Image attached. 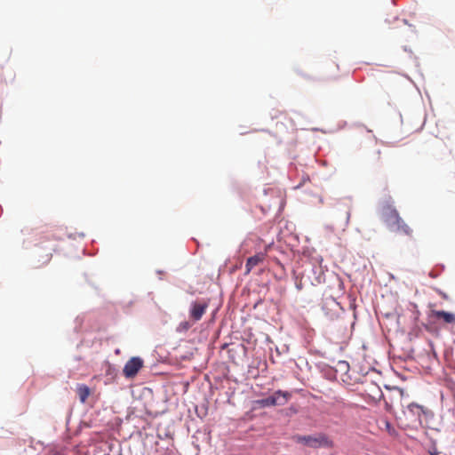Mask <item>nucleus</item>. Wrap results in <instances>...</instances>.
Here are the masks:
<instances>
[{
  "label": "nucleus",
  "mask_w": 455,
  "mask_h": 455,
  "mask_svg": "<svg viewBox=\"0 0 455 455\" xmlns=\"http://www.w3.org/2000/svg\"><path fill=\"white\" fill-rule=\"evenodd\" d=\"M143 367V361L140 357H132L124 365L123 373L125 378H134Z\"/></svg>",
  "instance_id": "20e7f679"
},
{
  "label": "nucleus",
  "mask_w": 455,
  "mask_h": 455,
  "mask_svg": "<svg viewBox=\"0 0 455 455\" xmlns=\"http://www.w3.org/2000/svg\"><path fill=\"white\" fill-rule=\"evenodd\" d=\"M208 307L209 302L204 299L193 301L190 305L189 318L194 322H198L205 314Z\"/></svg>",
  "instance_id": "7ed1b4c3"
},
{
  "label": "nucleus",
  "mask_w": 455,
  "mask_h": 455,
  "mask_svg": "<svg viewBox=\"0 0 455 455\" xmlns=\"http://www.w3.org/2000/svg\"><path fill=\"white\" fill-rule=\"evenodd\" d=\"M292 438L296 443L314 449L320 447L332 448L334 446L333 441L324 433H318L315 435H297Z\"/></svg>",
  "instance_id": "f257e3e1"
},
{
  "label": "nucleus",
  "mask_w": 455,
  "mask_h": 455,
  "mask_svg": "<svg viewBox=\"0 0 455 455\" xmlns=\"http://www.w3.org/2000/svg\"><path fill=\"white\" fill-rule=\"evenodd\" d=\"M386 405L387 406V410L390 411L391 410V405H389L388 403H386Z\"/></svg>",
  "instance_id": "f3484780"
},
{
  "label": "nucleus",
  "mask_w": 455,
  "mask_h": 455,
  "mask_svg": "<svg viewBox=\"0 0 455 455\" xmlns=\"http://www.w3.org/2000/svg\"><path fill=\"white\" fill-rule=\"evenodd\" d=\"M384 220L392 229L395 228L397 222L400 221L401 217L395 209L388 207L384 214Z\"/></svg>",
  "instance_id": "39448f33"
},
{
  "label": "nucleus",
  "mask_w": 455,
  "mask_h": 455,
  "mask_svg": "<svg viewBox=\"0 0 455 455\" xmlns=\"http://www.w3.org/2000/svg\"><path fill=\"white\" fill-rule=\"evenodd\" d=\"M271 395L275 402L274 406H283L286 404L292 396L291 392L283 390H276Z\"/></svg>",
  "instance_id": "423d86ee"
},
{
  "label": "nucleus",
  "mask_w": 455,
  "mask_h": 455,
  "mask_svg": "<svg viewBox=\"0 0 455 455\" xmlns=\"http://www.w3.org/2000/svg\"><path fill=\"white\" fill-rule=\"evenodd\" d=\"M428 411L422 405L416 403H411L403 411V415L412 426H422V416Z\"/></svg>",
  "instance_id": "f03ea898"
},
{
  "label": "nucleus",
  "mask_w": 455,
  "mask_h": 455,
  "mask_svg": "<svg viewBox=\"0 0 455 455\" xmlns=\"http://www.w3.org/2000/svg\"><path fill=\"white\" fill-rule=\"evenodd\" d=\"M376 154H377V156H376V159H374V161H375V162H377V163H379V158H380V151H379V150H378V151L376 152Z\"/></svg>",
  "instance_id": "2eb2a0df"
},
{
  "label": "nucleus",
  "mask_w": 455,
  "mask_h": 455,
  "mask_svg": "<svg viewBox=\"0 0 455 455\" xmlns=\"http://www.w3.org/2000/svg\"><path fill=\"white\" fill-rule=\"evenodd\" d=\"M395 392L397 394V398H398L399 402L402 403V399H403V394H404L403 390L401 388H396Z\"/></svg>",
  "instance_id": "4468645a"
},
{
  "label": "nucleus",
  "mask_w": 455,
  "mask_h": 455,
  "mask_svg": "<svg viewBox=\"0 0 455 455\" xmlns=\"http://www.w3.org/2000/svg\"><path fill=\"white\" fill-rule=\"evenodd\" d=\"M393 229L408 236L412 235V229L403 221L402 218L400 219V221L396 223L395 228H393Z\"/></svg>",
  "instance_id": "9d476101"
},
{
  "label": "nucleus",
  "mask_w": 455,
  "mask_h": 455,
  "mask_svg": "<svg viewBox=\"0 0 455 455\" xmlns=\"http://www.w3.org/2000/svg\"><path fill=\"white\" fill-rule=\"evenodd\" d=\"M432 316L437 320H441L445 323H455V315L443 310H433Z\"/></svg>",
  "instance_id": "6e6552de"
},
{
  "label": "nucleus",
  "mask_w": 455,
  "mask_h": 455,
  "mask_svg": "<svg viewBox=\"0 0 455 455\" xmlns=\"http://www.w3.org/2000/svg\"><path fill=\"white\" fill-rule=\"evenodd\" d=\"M191 327V323L189 322H182L179 325L180 330L188 331Z\"/></svg>",
  "instance_id": "ddd939ff"
},
{
  "label": "nucleus",
  "mask_w": 455,
  "mask_h": 455,
  "mask_svg": "<svg viewBox=\"0 0 455 455\" xmlns=\"http://www.w3.org/2000/svg\"><path fill=\"white\" fill-rule=\"evenodd\" d=\"M430 455H438L436 449H434L433 451H431Z\"/></svg>",
  "instance_id": "dca6fc26"
},
{
  "label": "nucleus",
  "mask_w": 455,
  "mask_h": 455,
  "mask_svg": "<svg viewBox=\"0 0 455 455\" xmlns=\"http://www.w3.org/2000/svg\"><path fill=\"white\" fill-rule=\"evenodd\" d=\"M255 403L259 405V407L266 408V407L274 406V403L275 402L273 399L272 395H270V396H268L267 398L257 400Z\"/></svg>",
  "instance_id": "9b49d317"
},
{
  "label": "nucleus",
  "mask_w": 455,
  "mask_h": 455,
  "mask_svg": "<svg viewBox=\"0 0 455 455\" xmlns=\"http://www.w3.org/2000/svg\"><path fill=\"white\" fill-rule=\"evenodd\" d=\"M76 392L82 403H84L91 395L90 388L84 384H79L76 387Z\"/></svg>",
  "instance_id": "1a4fd4ad"
},
{
  "label": "nucleus",
  "mask_w": 455,
  "mask_h": 455,
  "mask_svg": "<svg viewBox=\"0 0 455 455\" xmlns=\"http://www.w3.org/2000/svg\"><path fill=\"white\" fill-rule=\"evenodd\" d=\"M265 260V254L260 252L257 253L247 259L245 264V274H249L252 268Z\"/></svg>",
  "instance_id": "0eeeda50"
},
{
  "label": "nucleus",
  "mask_w": 455,
  "mask_h": 455,
  "mask_svg": "<svg viewBox=\"0 0 455 455\" xmlns=\"http://www.w3.org/2000/svg\"><path fill=\"white\" fill-rule=\"evenodd\" d=\"M383 424H384V427H385V430L388 433L389 435L391 436H395L396 435V431L395 429V427L391 425V423L385 419L383 420Z\"/></svg>",
  "instance_id": "f8f14e48"
}]
</instances>
